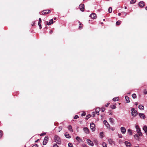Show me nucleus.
I'll return each mask as SVG.
<instances>
[{
  "mask_svg": "<svg viewBox=\"0 0 147 147\" xmlns=\"http://www.w3.org/2000/svg\"><path fill=\"white\" fill-rule=\"evenodd\" d=\"M54 141L57 144H60L61 143V141L59 137L57 135H55L54 136Z\"/></svg>",
  "mask_w": 147,
  "mask_h": 147,
  "instance_id": "f257e3e1",
  "label": "nucleus"
},
{
  "mask_svg": "<svg viewBox=\"0 0 147 147\" xmlns=\"http://www.w3.org/2000/svg\"><path fill=\"white\" fill-rule=\"evenodd\" d=\"M131 115L133 117H136L137 115L138 112L135 108H132L131 109Z\"/></svg>",
  "mask_w": 147,
  "mask_h": 147,
  "instance_id": "f03ea898",
  "label": "nucleus"
},
{
  "mask_svg": "<svg viewBox=\"0 0 147 147\" xmlns=\"http://www.w3.org/2000/svg\"><path fill=\"white\" fill-rule=\"evenodd\" d=\"M90 129L92 131H94L95 130V124L93 123H91L90 124Z\"/></svg>",
  "mask_w": 147,
  "mask_h": 147,
  "instance_id": "7ed1b4c3",
  "label": "nucleus"
},
{
  "mask_svg": "<svg viewBox=\"0 0 147 147\" xmlns=\"http://www.w3.org/2000/svg\"><path fill=\"white\" fill-rule=\"evenodd\" d=\"M48 137L47 136H45L44 138V140L43 142V145H45L48 141Z\"/></svg>",
  "mask_w": 147,
  "mask_h": 147,
  "instance_id": "20e7f679",
  "label": "nucleus"
},
{
  "mask_svg": "<svg viewBox=\"0 0 147 147\" xmlns=\"http://www.w3.org/2000/svg\"><path fill=\"white\" fill-rule=\"evenodd\" d=\"M86 140L88 144L89 145L92 146H93L94 144L92 141H91L90 139H87Z\"/></svg>",
  "mask_w": 147,
  "mask_h": 147,
  "instance_id": "39448f33",
  "label": "nucleus"
},
{
  "mask_svg": "<svg viewBox=\"0 0 147 147\" xmlns=\"http://www.w3.org/2000/svg\"><path fill=\"white\" fill-rule=\"evenodd\" d=\"M104 124L105 125L106 127L107 128H109L110 127V125L108 123V122L106 120H104L103 121Z\"/></svg>",
  "mask_w": 147,
  "mask_h": 147,
  "instance_id": "423d86ee",
  "label": "nucleus"
},
{
  "mask_svg": "<svg viewBox=\"0 0 147 147\" xmlns=\"http://www.w3.org/2000/svg\"><path fill=\"white\" fill-rule=\"evenodd\" d=\"M138 115L141 118L143 119H145V117L143 113H139Z\"/></svg>",
  "mask_w": 147,
  "mask_h": 147,
  "instance_id": "0eeeda50",
  "label": "nucleus"
},
{
  "mask_svg": "<svg viewBox=\"0 0 147 147\" xmlns=\"http://www.w3.org/2000/svg\"><path fill=\"white\" fill-rule=\"evenodd\" d=\"M121 133L123 134H124L126 131L125 129L123 127H121Z\"/></svg>",
  "mask_w": 147,
  "mask_h": 147,
  "instance_id": "6e6552de",
  "label": "nucleus"
},
{
  "mask_svg": "<svg viewBox=\"0 0 147 147\" xmlns=\"http://www.w3.org/2000/svg\"><path fill=\"white\" fill-rule=\"evenodd\" d=\"M79 8L80 10L82 11H84V5L83 4L80 5L79 6Z\"/></svg>",
  "mask_w": 147,
  "mask_h": 147,
  "instance_id": "1a4fd4ad",
  "label": "nucleus"
},
{
  "mask_svg": "<svg viewBox=\"0 0 147 147\" xmlns=\"http://www.w3.org/2000/svg\"><path fill=\"white\" fill-rule=\"evenodd\" d=\"M109 121L110 123L112 125H114L115 124L114 119L112 118H110L109 119Z\"/></svg>",
  "mask_w": 147,
  "mask_h": 147,
  "instance_id": "9d476101",
  "label": "nucleus"
},
{
  "mask_svg": "<svg viewBox=\"0 0 147 147\" xmlns=\"http://www.w3.org/2000/svg\"><path fill=\"white\" fill-rule=\"evenodd\" d=\"M139 6L141 7H143L145 5L143 1H140L139 3Z\"/></svg>",
  "mask_w": 147,
  "mask_h": 147,
  "instance_id": "9b49d317",
  "label": "nucleus"
},
{
  "mask_svg": "<svg viewBox=\"0 0 147 147\" xmlns=\"http://www.w3.org/2000/svg\"><path fill=\"white\" fill-rule=\"evenodd\" d=\"M125 144L127 147H131V144L130 142L125 141Z\"/></svg>",
  "mask_w": 147,
  "mask_h": 147,
  "instance_id": "f8f14e48",
  "label": "nucleus"
},
{
  "mask_svg": "<svg viewBox=\"0 0 147 147\" xmlns=\"http://www.w3.org/2000/svg\"><path fill=\"white\" fill-rule=\"evenodd\" d=\"M41 22H42V21H41V18H39V22L38 23V26L39 27V28L40 29H41L42 28L41 25Z\"/></svg>",
  "mask_w": 147,
  "mask_h": 147,
  "instance_id": "ddd939ff",
  "label": "nucleus"
},
{
  "mask_svg": "<svg viewBox=\"0 0 147 147\" xmlns=\"http://www.w3.org/2000/svg\"><path fill=\"white\" fill-rule=\"evenodd\" d=\"M91 18H92L95 19L96 18V15L95 13H92L90 15Z\"/></svg>",
  "mask_w": 147,
  "mask_h": 147,
  "instance_id": "4468645a",
  "label": "nucleus"
},
{
  "mask_svg": "<svg viewBox=\"0 0 147 147\" xmlns=\"http://www.w3.org/2000/svg\"><path fill=\"white\" fill-rule=\"evenodd\" d=\"M136 131L139 136H142V134L141 131L140 129H138Z\"/></svg>",
  "mask_w": 147,
  "mask_h": 147,
  "instance_id": "2eb2a0df",
  "label": "nucleus"
},
{
  "mask_svg": "<svg viewBox=\"0 0 147 147\" xmlns=\"http://www.w3.org/2000/svg\"><path fill=\"white\" fill-rule=\"evenodd\" d=\"M84 130L86 134H88L89 133V130L87 127H84Z\"/></svg>",
  "mask_w": 147,
  "mask_h": 147,
  "instance_id": "dca6fc26",
  "label": "nucleus"
},
{
  "mask_svg": "<svg viewBox=\"0 0 147 147\" xmlns=\"http://www.w3.org/2000/svg\"><path fill=\"white\" fill-rule=\"evenodd\" d=\"M47 22V25H50L53 23V19H51L50 20L49 22Z\"/></svg>",
  "mask_w": 147,
  "mask_h": 147,
  "instance_id": "f3484780",
  "label": "nucleus"
},
{
  "mask_svg": "<svg viewBox=\"0 0 147 147\" xmlns=\"http://www.w3.org/2000/svg\"><path fill=\"white\" fill-rule=\"evenodd\" d=\"M65 137L68 138H71V136L69 135V134L67 132H66L65 134Z\"/></svg>",
  "mask_w": 147,
  "mask_h": 147,
  "instance_id": "a211bd4d",
  "label": "nucleus"
},
{
  "mask_svg": "<svg viewBox=\"0 0 147 147\" xmlns=\"http://www.w3.org/2000/svg\"><path fill=\"white\" fill-rule=\"evenodd\" d=\"M76 140L79 142H80L82 141V140L80 138V137L78 136L76 137Z\"/></svg>",
  "mask_w": 147,
  "mask_h": 147,
  "instance_id": "6ab92c4d",
  "label": "nucleus"
},
{
  "mask_svg": "<svg viewBox=\"0 0 147 147\" xmlns=\"http://www.w3.org/2000/svg\"><path fill=\"white\" fill-rule=\"evenodd\" d=\"M143 130L147 135V127L146 126H144L143 127Z\"/></svg>",
  "mask_w": 147,
  "mask_h": 147,
  "instance_id": "aec40b11",
  "label": "nucleus"
},
{
  "mask_svg": "<svg viewBox=\"0 0 147 147\" xmlns=\"http://www.w3.org/2000/svg\"><path fill=\"white\" fill-rule=\"evenodd\" d=\"M47 10L43 11L42 12V14H47L50 12V10L48 11L47 12Z\"/></svg>",
  "mask_w": 147,
  "mask_h": 147,
  "instance_id": "412c9836",
  "label": "nucleus"
},
{
  "mask_svg": "<svg viewBox=\"0 0 147 147\" xmlns=\"http://www.w3.org/2000/svg\"><path fill=\"white\" fill-rule=\"evenodd\" d=\"M138 108L140 110H143L144 109V106L142 105H140L138 106Z\"/></svg>",
  "mask_w": 147,
  "mask_h": 147,
  "instance_id": "4be33fe9",
  "label": "nucleus"
},
{
  "mask_svg": "<svg viewBox=\"0 0 147 147\" xmlns=\"http://www.w3.org/2000/svg\"><path fill=\"white\" fill-rule=\"evenodd\" d=\"M125 98L127 102H130V100H129V98L127 96H126L125 97Z\"/></svg>",
  "mask_w": 147,
  "mask_h": 147,
  "instance_id": "5701e85b",
  "label": "nucleus"
},
{
  "mask_svg": "<svg viewBox=\"0 0 147 147\" xmlns=\"http://www.w3.org/2000/svg\"><path fill=\"white\" fill-rule=\"evenodd\" d=\"M108 142L111 145H112L114 144L113 141L111 139H110L108 140Z\"/></svg>",
  "mask_w": 147,
  "mask_h": 147,
  "instance_id": "b1692460",
  "label": "nucleus"
},
{
  "mask_svg": "<svg viewBox=\"0 0 147 147\" xmlns=\"http://www.w3.org/2000/svg\"><path fill=\"white\" fill-rule=\"evenodd\" d=\"M67 128L71 132H73V129H72V127L71 125H69L68 126Z\"/></svg>",
  "mask_w": 147,
  "mask_h": 147,
  "instance_id": "393cba45",
  "label": "nucleus"
},
{
  "mask_svg": "<svg viewBox=\"0 0 147 147\" xmlns=\"http://www.w3.org/2000/svg\"><path fill=\"white\" fill-rule=\"evenodd\" d=\"M135 138L137 140H139V137L138 135L136 134L134 135Z\"/></svg>",
  "mask_w": 147,
  "mask_h": 147,
  "instance_id": "a878e982",
  "label": "nucleus"
},
{
  "mask_svg": "<svg viewBox=\"0 0 147 147\" xmlns=\"http://www.w3.org/2000/svg\"><path fill=\"white\" fill-rule=\"evenodd\" d=\"M119 100V98L118 97H115V98H113V100L114 101H118Z\"/></svg>",
  "mask_w": 147,
  "mask_h": 147,
  "instance_id": "bb28decb",
  "label": "nucleus"
},
{
  "mask_svg": "<svg viewBox=\"0 0 147 147\" xmlns=\"http://www.w3.org/2000/svg\"><path fill=\"white\" fill-rule=\"evenodd\" d=\"M127 132L130 135H132V131L130 129H128L127 130Z\"/></svg>",
  "mask_w": 147,
  "mask_h": 147,
  "instance_id": "cd10ccee",
  "label": "nucleus"
},
{
  "mask_svg": "<svg viewBox=\"0 0 147 147\" xmlns=\"http://www.w3.org/2000/svg\"><path fill=\"white\" fill-rule=\"evenodd\" d=\"M99 111H99V109L98 108H97L96 109V114L97 115H99Z\"/></svg>",
  "mask_w": 147,
  "mask_h": 147,
  "instance_id": "c85d7f7f",
  "label": "nucleus"
},
{
  "mask_svg": "<svg viewBox=\"0 0 147 147\" xmlns=\"http://www.w3.org/2000/svg\"><path fill=\"white\" fill-rule=\"evenodd\" d=\"M107 144L106 143L104 142L102 144V146L103 147H107Z\"/></svg>",
  "mask_w": 147,
  "mask_h": 147,
  "instance_id": "c756f323",
  "label": "nucleus"
},
{
  "mask_svg": "<svg viewBox=\"0 0 147 147\" xmlns=\"http://www.w3.org/2000/svg\"><path fill=\"white\" fill-rule=\"evenodd\" d=\"M111 108L112 109H115L116 108V105H112L111 106Z\"/></svg>",
  "mask_w": 147,
  "mask_h": 147,
  "instance_id": "7c9ffc66",
  "label": "nucleus"
},
{
  "mask_svg": "<svg viewBox=\"0 0 147 147\" xmlns=\"http://www.w3.org/2000/svg\"><path fill=\"white\" fill-rule=\"evenodd\" d=\"M91 117V115H88L86 116V119L87 120L89 118Z\"/></svg>",
  "mask_w": 147,
  "mask_h": 147,
  "instance_id": "2f4dec72",
  "label": "nucleus"
},
{
  "mask_svg": "<svg viewBox=\"0 0 147 147\" xmlns=\"http://www.w3.org/2000/svg\"><path fill=\"white\" fill-rule=\"evenodd\" d=\"M112 11V8L111 7H109L108 9V12L109 13H111Z\"/></svg>",
  "mask_w": 147,
  "mask_h": 147,
  "instance_id": "473e14b6",
  "label": "nucleus"
},
{
  "mask_svg": "<svg viewBox=\"0 0 147 147\" xmlns=\"http://www.w3.org/2000/svg\"><path fill=\"white\" fill-rule=\"evenodd\" d=\"M68 146L69 147H73V144L70 143H69L68 144Z\"/></svg>",
  "mask_w": 147,
  "mask_h": 147,
  "instance_id": "72a5a7b5",
  "label": "nucleus"
},
{
  "mask_svg": "<svg viewBox=\"0 0 147 147\" xmlns=\"http://www.w3.org/2000/svg\"><path fill=\"white\" fill-rule=\"evenodd\" d=\"M132 96L134 98H135L136 97V96L135 94H133L132 95Z\"/></svg>",
  "mask_w": 147,
  "mask_h": 147,
  "instance_id": "f704fd0d",
  "label": "nucleus"
},
{
  "mask_svg": "<svg viewBox=\"0 0 147 147\" xmlns=\"http://www.w3.org/2000/svg\"><path fill=\"white\" fill-rule=\"evenodd\" d=\"M136 1V0H132L130 1V3L131 4H134Z\"/></svg>",
  "mask_w": 147,
  "mask_h": 147,
  "instance_id": "c9c22d12",
  "label": "nucleus"
},
{
  "mask_svg": "<svg viewBox=\"0 0 147 147\" xmlns=\"http://www.w3.org/2000/svg\"><path fill=\"white\" fill-rule=\"evenodd\" d=\"M103 133L102 132L100 133V136L101 138H102L103 137Z\"/></svg>",
  "mask_w": 147,
  "mask_h": 147,
  "instance_id": "e433bc0d",
  "label": "nucleus"
},
{
  "mask_svg": "<svg viewBox=\"0 0 147 147\" xmlns=\"http://www.w3.org/2000/svg\"><path fill=\"white\" fill-rule=\"evenodd\" d=\"M121 23V22L120 21H118L116 22V24L117 25H119Z\"/></svg>",
  "mask_w": 147,
  "mask_h": 147,
  "instance_id": "4c0bfd02",
  "label": "nucleus"
},
{
  "mask_svg": "<svg viewBox=\"0 0 147 147\" xmlns=\"http://www.w3.org/2000/svg\"><path fill=\"white\" fill-rule=\"evenodd\" d=\"M2 131L1 130H0V138L2 137Z\"/></svg>",
  "mask_w": 147,
  "mask_h": 147,
  "instance_id": "58836bf2",
  "label": "nucleus"
},
{
  "mask_svg": "<svg viewBox=\"0 0 147 147\" xmlns=\"http://www.w3.org/2000/svg\"><path fill=\"white\" fill-rule=\"evenodd\" d=\"M62 127H58V132H60L62 129Z\"/></svg>",
  "mask_w": 147,
  "mask_h": 147,
  "instance_id": "ea45409f",
  "label": "nucleus"
},
{
  "mask_svg": "<svg viewBox=\"0 0 147 147\" xmlns=\"http://www.w3.org/2000/svg\"><path fill=\"white\" fill-rule=\"evenodd\" d=\"M143 92L145 94H147V91L146 89L144 90Z\"/></svg>",
  "mask_w": 147,
  "mask_h": 147,
  "instance_id": "a19ab883",
  "label": "nucleus"
},
{
  "mask_svg": "<svg viewBox=\"0 0 147 147\" xmlns=\"http://www.w3.org/2000/svg\"><path fill=\"white\" fill-rule=\"evenodd\" d=\"M109 128L110 129H111L112 131H114L115 129V128L113 127H110Z\"/></svg>",
  "mask_w": 147,
  "mask_h": 147,
  "instance_id": "79ce46f5",
  "label": "nucleus"
},
{
  "mask_svg": "<svg viewBox=\"0 0 147 147\" xmlns=\"http://www.w3.org/2000/svg\"><path fill=\"white\" fill-rule=\"evenodd\" d=\"M46 134V133L44 132L43 133L41 134H40V136H43L45 135Z\"/></svg>",
  "mask_w": 147,
  "mask_h": 147,
  "instance_id": "37998d69",
  "label": "nucleus"
},
{
  "mask_svg": "<svg viewBox=\"0 0 147 147\" xmlns=\"http://www.w3.org/2000/svg\"><path fill=\"white\" fill-rule=\"evenodd\" d=\"M78 117H79L78 116V115H75V117H74V119H77Z\"/></svg>",
  "mask_w": 147,
  "mask_h": 147,
  "instance_id": "c03bdc74",
  "label": "nucleus"
},
{
  "mask_svg": "<svg viewBox=\"0 0 147 147\" xmlns=\"http://www.w3.org/2000/svg\"><path fill=\"white\" fill-rule=\"evenodd\" d=\"M118 136L119 138H122V136L121 134H118Z\"/></svg>",
  "mask_w": 147,
  "mask_h": 147,
  "instance_id": "a18cd8bd",
  "label": "nucleus"
},
{
  "mask_svg": "<svg viewBox=\"0 0 147 147\" xmlns=\"http://www.w3.org/2000/svg\"><path fill=\"white\" fill-rule=\"evenodd\" d=\"M136 128V130H138V129H140L139 127L137 125H136L135 126Z\"/></svg>",
  "mask_w": 147,
  "mask_h": 147,
  "instance_id": "49530a36",
  "label": "nucleus"
},
{
  "mask_svg": "<svg viewBox=\"0 0 147 147\" xmlns=\"http://www.w3.org/2000/svg\"><path fill=\"white\" fill-rule=\"evenodd\" d=\"M32 147H38V146L37 144H35L33 145Z\"/></svg>",
  "mask_w": 147,
  "mask_h": 147,
  "instance_id": "de8ad7c7",
  "label": "nucleus"
},
{
  "mask_svg": "<svg viewBox=\"0 0 147 147\" xmlns=\"http://www.w3.org/2000/svg\"><path fill=\"white\" fill-rule=\"evenodd\" d=\"M86 115V113L84 112L82 113L81 114V116H85Z\"/></svg>",
  "mask_w": 147,
  "mask_h": 147,
  "instance_id": "09e8293b",
  "label": "nucleus"
},
{
  "mask_svg": "<svg viewBox=\"0 0 147 147\" xmlns=\"http://www.w3.org/2000/svg\"><path fill=\"white\" fill-rule=\"evenodd\" d=\"M53 147H59L56 144H55L53 145Z\"/></svg>",
  "mask_w": 147,
  "mask_h": 147,
  "instance_id": "8fccbe9b",
  "label": "nucleus"
},
{
  "mask_svg": "<svg viewBox=\"0 0 147 147\" xmlns=\"http://www.w3.org/2000/svg\"><path fill=\"white\" fill-rule=\"evenodd\" d=\"M92 115L93 117H94L95 115V113L92 112Z\"/></svg>",
  "mask_w": 147,
  "mask_h": 147,
  "instance_id": "3c124183",
  "label": "nucleus"
},
{
  "mask_svg": "<svg viewBox=\"0 0 147 147\" xmlns=\"http://www.w3.org/2000/svg\"><path fill=\"white\" fill-rule=\"evenodd\" d=\"M123 15H124L125 16H126L127 15L126 13L125 12H123Z\"/></svg>",
  "mask_w": 147,
  "mask_h": 147,
  "instance_id": "603ef678",
  "label": "nucleus"
},
{
  "mask_svg": "<svg viewBox=\"0 0 147 147\" xmlns=\"http://www.w3.org/2000/svg\"><path fill=\"white\" fill-rule=\"evenodd\" d=\"M109 104H110V103H109V102H108V103H107V104L106 105H105V107H108V106L109 105Z\"/></svg>",
  "mask_w": 147,
  "mask_h": 147,
  "instance_id": "864d4df0",
  "label": "nucleus"
},
{
  "mask_svg": "<svg viewBox=\"0 0 147 147\" xmlns=\"http://www.w3.org/2000/svg\"><path fill=\"white\" fill-rule=\"evenodd\" d=\"M82 146L83 147H87L86 145L85 144H83Z\"/></svg>",
  "mask_w": 147,
  "mask_h": 147,
  "instance_id": "5fc2aeb1",
  "label": "nucleus"
},
{
  "mask_svg": "<svg viewBox=\"0 0 147 147\" xmlns=\"http://www.w3.org/2000/svg\"><path fill=\"white\" fill-rule=\"evenodd\" d=\"M138 102H136L135 103V105H138Z\"/></svg>",
  "mask_w": 147,
  "mask_h": 147,
  "instance_id": "6e6d98bb",
  "label": "nucleus"
},
{
  "mask_svg": "<svg viewBox=\"0 0 147 147\" xmlns=\"http://www.w3.org/2000/svg\"><path fill=\"white\" fill-rule=\"evenodd\" d=\"M105 111V108H103V109H102V112H104Z\"/></svg>",
  "mask_w": 147,
  "mask_h": 147,
  "instance_id": "4d7b16f0",
  "label": "nucleus"
},
{
  "mask_svg": "<svg viewBox=\"0 0 147 147\" xmlns=\"http://www.w3.org/2000/svg\"><path fill=\"white\" fill-rule=\"evenodd\" d=\"M52 33H53L52 31L51 30H50V31H49V33L50 34H52Z\"/></svg>",
  "mask_w": 147,
  "mask_h": 147,
  "instance_id": "13d9d810",
  "label": "nucleus"
},
{
  "mask_svg": "<svg viewBox=\"0 0 147 147\" xmlns=\"http://www.w3.org/2000/svg\"><path fill=\"white\" fill-rule=\"evenodd\" d=\"M82 28V26L80 25V26H79V28L80 29H81Z\"/></svg>",
  "mask_w": 147,
  "mask_h": 147,
  "instance_id": "bf43d9fd",
  "label": "nucleus"
},
{
  "mask_svg": "<svg viewBox=\"0 0 147 147\" xmlns=\"http://www.w3.org/2000/svg\"><path fill=\"white\" fill-rule=\"evenodd\" d=\"M121 15V13H118V15L119 16H120Z\"/></svg>",
  "mask_w": 147,
  "mask_h": 147,
  "instance_id": "052dcab7",
  "label": "nucleus"
},
{
  "mask_svg": "<svg viewBox=\"0 0 147 147\" xmlns=\"http://www.w3.org/2000/svg\"><path fill=\"white\" fill-rule=\"evenodd\" d=\"M145 9L147 10V7H145Z\"/></svg>",
  "mask_w": 147,
  "mask_h": 147,
  "instance_id": "680f3d73",
  "label": "nucleus"
},
{
  "mask_svg": "<svg viewBox=\"0 0 147 147\" xmlns=\"http://www.w3.org/2000/svg\"><path fill=\"white\" fill-rule=\"evenodd\" d=\"M38 139L36 141H35V142H37L38 141Z\"/></svg>",
  "mask_w": 147,
  "mask_h": 147,
  "instance_id": "e2e57ef3",
  "label": "nucleus"
},
{
  "mask_svg": "<svg viewBox=\"0 0 147 147\" xmlns=\"http://www.w3.org/2000/svg\"><path fill=\"white\" fill-rule=\"evenodd\" d=\"M127 9V7H125V9Z\"/></svg>",
  "mask_w": 147,
  "mask_h": 147,
  "instance_id": "0e129e2a",
  "label": "nucleus"
},
{
  "mask_svg": "<svg viewBox=\"0 0 147 147\" xmlns=\"http://www.w3.org/2000/svg\"><path fill=\"white\" fill-rule=\"evenodd\" d=\"M127 94H130V93H127Z\"/></svg>",
  "mask_w": 147,
  "mask_h": 147,
  "instance_id": "69168bd1",
  "label": "nucleus"
},
{
  "mask_svg": "<svg viewBox=\"0 0 147 147\" xmlns=\"http://www.w3.org/2000/svg\"><path fill=\"white\" fill-rule=\"evenodd\" d=\"M135 147H138V146H135Z\"/></svg>",
  "mask_w": 147,
  "mask_h": 147,
  "instance_id": "338daca9",
  "label": "nucleus"
},
{
  "mask_svg": "<svg viewBox=\"0 0 147 147\" xmlns=\"http://www.w3.org/2000/svg\"><path fill=\"white\" fill-rule=\"evenodd\" d=\"M55 19H56V18H54V20H55Z\"/></svg>",
  "mask_w": 147,
  "mask_h": 147,
  "instance_id": "774afa93",
  "label": "nucleus"
}]
</instances>
